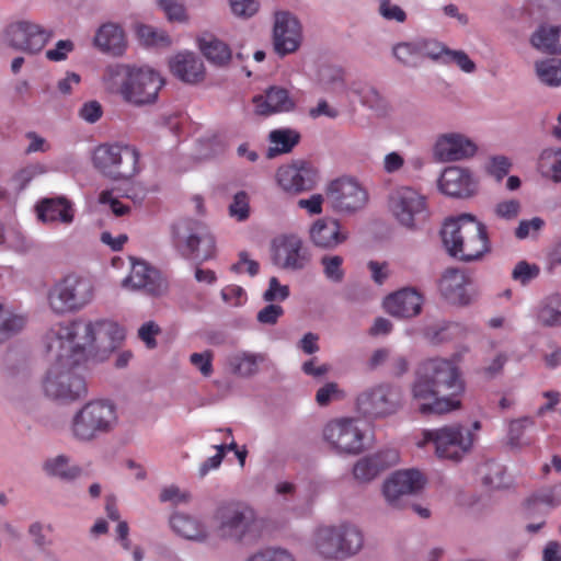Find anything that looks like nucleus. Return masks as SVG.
Segmentation results:
<instances>
[{"instance_id":"obj_18","label":"nucleus","mask_w":561,"mask_h":561,"mask_svg":"<svg viewBox=\"0 0 561 561\" xmlns=\"http://www.w3.org/2000/svg\"><path fill=\"white\" fill-rule=\"evenodd\" d=\"M50 36V31L27 21L12 23L5 30V41L8 45L15 50L27 54L39 53Z\"/></svg>"},{"instance_id":"obj_5","label":"nucleus","mask_w":561,"mask_h":561,"mask_svg":"<svg viewBox=\"0 0 561 561\" xmlns=\"http://www.w3.org/2000/svg\"><path fill=\"white\" fill-rule=\"evenodd\" d=\"M55 354V363L49 367L43 381L45 394L51 399L72 402L87 396L88 388L84 378L78 373L82 360L65 348L47 347Z\"/></svg>"},{"instance_id":"obj_45","label":"nucleus","mask_w":561,"mask_h":561,"mask_svg":"<svg viewBox=\"0 0 561 561\" xmlns=\"http://www.w3.org/2000/svg\"><path fill=\"white\" fill-rule=\"evenodd\" d=\"M539 80L550 87L561 85V59L540 60L535 64Z\"/></svg>"},{"instance_id":"obj_39","label":"nucleus","mask_w":561,"mask_h":561,"mask_svg":"<svg viewBox=\"0 0 561 561\" xmlns=\"http://www.w3.org/2000/svg\"><path fill=\"white\" fill-rule=\"evenodd\" d=\"M350 90L353 94L358 96L364 106H367L378 115H383L387 112V103L375 87L354 82Z\"/></svg>"},{"instance_id":"obj_2","label":"nucleus","mask_w":561,"mask_h":561,"mask_svg":"<svg viewBox=\"0 0 561 561\" xmlns=\"http://www.w3.org/2000/svg\"><path fill=\"white\" fill-rule=\"evenodd\" d=\"M124 336L123 330L113 321L100 320L94 323L75 320L53 325L46 333V346L65 348L84 360L88 355L113 351Z\"/></svg>"},{"instance_id":"obj_55","label":"nucleus","mask_w":561,"mask_h":561,"mask_svg":"<svg viewBox=\"0 0 561 561\" xmlns=\"http://www.w3.org/2000/svg\"><path fill=\"white\" fill-rule=\"evenodd\" d=\"M72 203L66 196L45 197L37 202L34 210H71Z\"/></svg>"},{"instance_id":"obj_28","label":"nucleus","mask_w":561,"mask_h":561,"mask_svg":"<svg viewBox=\"0 0 561 561\" xmlns=\"http://www.w3.org/2000/svg\"><path fill=\"white\" fill-rule=\"evenodd\" d=\"M93 44L104 54L122 56L126 49L125 33L116 23H104L98 28Z\"/></svg>"},{"instance_id":"obj_12","label":"nucleus","mask_w":561,"mask_h":561,"mask_svg":"<svg viewBox=\"0 0 561 561\" xmlns=\"http://www.w3.org/2000/svg\"><path fill=\"white\" fill-rule=\"evenodd\" d=\"M215 522L220 537L241 540L255 522V513L243 502H226L217 507Z\"/></svg>"},{"instance_id":"obj_6","label":"nucleus","mask_w":561,"mask_h":561,"mask_svg":"<svg viewBox=\"0 0 561 561\" xmlns=\"http://www.w3.org/2000/svg\"><path fill=\"white\" fill-rule=\"evenodd\" d=\"M171 234L173 245L185 259L204 262L215 255V237L202 220L182 219L172 225Z\"/></svg>"},{"instance_id":"obj_42","label":"nucleus","mask_w":561,"mask_h":561,"mask_svg":"<svg viewBox=\"0 0 561 561\" xmlns=\"http://www.w3.org/2000/svg\"><path fill=\"white\" fill-rule=\"evenodd\" d=\"M44 469L49 476L58 477L66 481L75 480L82 473L79 467L69 466L68 458L61 455L47 460L44 465Z\"/></svg>"},{"instance_id":"obj_11","label":"nucleus","mask_w":561,"mask_h":561,"mask_svg":"<svg viewBox=\"0 0 561 561\" xmlns=\"http://www.w3.org/2000/svg\"><path fill=\"white\" fill-rule=\"evenodd\" d=\"M272 263L285 271L299 272L308 268L312 253L301 236L296 232H283L271 240Z\"/></svg>"},{"instance_id":"obj_59","label":"nucleus","mask_w":561,"mask_h":561,"mask_svg":"<svg viewBox=\"0 0 561 561\" xmlns=\"http://www.w3.org/2000/svg\"><path fill=\"white\" fill-rule=\"evenodd\" d=\"M289 296V287L280 285L277 277L273 276L270 278L268 288L263 294V298L267 302L283 301Z\"/></svg>"},{"instance_id":"obj_56","label":"nucleus","mask_w":561,"mask_h":561,"mask_svg":"<svg viewBox=\"0 0 561 561\" xmlns=\"http://www.w3.org/2000/svg\"><path fill=\"white\" fill-rule=\"evenodd\" d=\"M214 353L209 350L203 353H193L190 356L191 364L197 368L204 377H209L213 369Z\"/></svg>"},{"instance_id":"obj_14","label":"nucleus","mask_w":561,"mask_h":561,"mask_svg":"<svg viewBox=\"0 0 561 561\" xmlns=\"http://www.w3.org/2000/svg\"><path fill=\"white\" fill-rule=\"evenodd\" d=\"M355 419L342 417L329 422L323 437L340 454L357 455L364 449V432Z\"/></svg>"},{"instance_id":"obj_47","label":"nucleus","mask_w":561,"mask_h":561,"mask_svg":"<svg viewBox=\"0 0 561 561\" xmlns=\"http://www.w3.org/2000/svg\"><path fill=\"white\" fill-rule=\"evenodd\" d=\"M48 172V168L39 162L30 163L16 171L11 181L15 190H24L34 179Z\"/></svg>"},{"instance_id":"obj_20","label":"nucleus","mask_w":561,"mask_h":561,"mask_svg":"<svg viewBox=\"0 0 561 561\" xmlns=\"http://www.w3.org/2000/svg\"><path fill=\"white\" fill-rule=\"evenodd\" d=\"M478 151L477 144L461 133H445L437 136L433 146V157L442 163L468 160Z\"/></svg>"},{"instance_id":"obj_31","label":"nucleus","mask_w":561,"mask_h":561,"mask_svg":"<svg viewBox=\"0 0 561 561\" xmlns=\"http://www.w3.org/2000/svg\"><path fill=\"white\" fill-rule=\"evenodd\" d=\"M536 322L543 328L561 327V295L543 297L535 309Z\"/></svg>"},{"instance_id":"obj_33","label":"nucleus","mask_w":561,"mask_h":561,"mask_svg":"<svg viewBox=\"0 0 561 561\" xmlns=\"http://www.w3.org/2000/svg\"><path fill=\"white\" fill-rule=\"evenodd\" d=\"M533 46L548 54H561V26L541 25L531 35Z\"/></svg>"},{"instance_id":"obj_41","label":"nucleus","mask_w":561,"mask_h":561,"mask_svg":"<svg viewBox=\"0 0 561 561\" xmlns=\"http://www.w3.org/2000/svg\"><path fill=\"white\" fill-rule=\"evenodd\" d=\"M392 56L404 67H417L422 60L417 38L393 45Z\"/></svg>"},{"instance_id":"obj_48","label":"nucleus","mask_w":561,"mask_h":561,"mask_svg":"<svg viewBox=\"0 0 561 561\" xmlns=\"http://www.w3.org/2000/svg\"><path fill=\"white\" fill-rule=\"evenodd\" d=\"M478 473L481 476L484 485L499 489L503 485V467L491 460L481 465L478 469Z\"/></svg>"},{"instance_id":"obj_37","label":"nucleus","mask_w":561,"mask_h":561,"mask_svg":"<svg viewBox=\"0 0 561 561\" xmlns=\"http://www.w3.org/2000/svg\"><path fill=\"white\" fill-rule=\"evenodd\" d=\"M539 173L554 183H561V148L541 150L537 160Z\"/></svg>"},{"instance_id":"obj_38","label":"nucleus","mask_w":561,"mask_h":561,"mask_svg":"<svg viewBox=\"0 0 561 561\" xmlns=\"http://www.w3.org/2000/svg\"><path fill=\"white\" fill-rule=\"evenodd\" d=\"M318 83L324 91L344 92L346 89L345 70L336 65H323L318 71Z\"/></svg>"},{"instance_id":"obj_10","label":"nucleus","mask_w":561,"mask_h":561,"mask_svg":"<svg viewBox=\"0 0 561 561\" xmlns=\"http://www.w3.org/2000/svg\"><path fill=\"white\" fill-rule=\"evenodd\" d=\"M363 546L362 533L352 525L320 527L316 535L318 552L327 559H344Z\"/></svg>"},{"instance_id":"obj_15","label":"nucleus","mask_w":561,"mask_h":561,"mask_svg":"<svg viewBox=\"0 0 561 561\" xmlns=\"http://www.w3.org/2000/svg\"><path fill=\"white\" fill-rule=\"evenodd\" d=\"M325 199L335 210H360L368 205L367 191L353 178L341 176L325 187Z\"/></svg>"},{"instance_id":"obj_43","label":"nucleus","mask_w":561,"mask_h":561,"mask_svg":"<svg viewBox=\"0 0 561 561\" xmlns=\"http://www.w3.org/2000/svg\"><path fill=\"white\" fill-rule=\"evenodd\" d=\"M261 360H263L262 356L243 352L231 356L229 364L233 374L249 377L257 373Z\"/></svg>"},{"instance_id":"obj_24","label":"nucleus","mask_w":561,"mask_h":561,"mask_svg":"<svg viewBox=\"0 0 561 561\" xmlns=\"http://www.w3.org/2000/svg\"><path fill=\"white\" fill-rule=\"evenodd\" d=\"M469 284L470 278L463 271L447 268L439 280V290L448 302L466 306L471 300L467 289Z\"/></svg>"},{"instance_id":"obj_40","label":"nucleus","mask_w":561,"mask_h":561,"mask_svg":"<svg viewBox=\"0 0 561 561\" xmlns=\"http://www.w3.org/2000/svg\"><path fill=\"white\" fill-rule=\"evenodd\" d=\"M561 505V483L541 489L529 496L525 502V510L528 516L537 506H545L549 510Z\"/></svg>"},{"instance_id":"obj_63","label":"nucleus","mask_w":561,"mask_h":561,"mask_svg":"<svg viewBox=\"0 0 561 561\" xmlns=\"http://www.w3.org/2000/svg\"><path fill=\"white\" fill-rule=\"evenodd\" d=\"M231 271L238 274L247 272L250 276H255L259 274L260 264L251 260L247 251H241L239 253V260L231 266Z\"/></svg>"},{"instance_id":"obj_34","label":"nucleus","mask_w":561,"mask_h":561,"mask_svg":"<svg viewBox=\"0 0 561 561\" xmlns=\"http://www.w3.org/2000/svg\"><path fill=\"white\" fill-rule=\"evenodd\" d=\"M270 148L266 156L273 159L279 154L290 152L300 141V134L291 128L274 129L268 135Z\"/></svg>"},{"instance_id":"obj_22","label":"nucleus","mask_w":561,"mask_h":561,"mask_svg":"<svg viewBox=\"0 0 561 561\" xmlns=\"http://www.w3.org/2000/svg\"><path fill=\"white\" fill-rule=\"evenodd\" d=\"M438 188L447 196L465 199L478 193L479 182L470 169L453 165L442 172Z\"/></svg>"},{"instance_id":"obj_32","label":"nucleus","mask_w":561,"mask_h":561,"mask_svg":"<svg viewBox=\"0 0 561 561\" xmlns=\"http://www.w3.org/2000/svg\"><path fill=\"white\" fill-rule=\"evenodd\" d=\"M389 205L393 210H423L427 207L426 197L408 186L394 190L389 196Z\"/></svg>"},{"instance_id":"obj_61","label":"nucleus","mask_w":561,"mask_h":561,"mask_svg":"<svg viewBox=\"0 0 561 561\" xmlns=\"http://www.w3.org/2000/svg\"><path fill=\"white\" fill-rule=\"evenodd\" d=\"M539 274V268L536 265H530L526 261H520L513 270L512 277L523 285L528 284L531 279L536 278Z\"/></svg>"},{"instance_id":"obj_21","label":"nucleus","mask_w":561,"mask_h":561,"mask_svg":"<svg viewBox=\"0 0 561 561\" xmlns=\"http://www.w3.org/2000/svg\"><path fill=\"white\" fill-rule=\"evenodd\" d=\"M425 481L416 469L397 471L383 483V495L391 506L403 507L404 496L422 490Z\"/></svg>"},{"instance_id":"obj_36","label":"nucleus","mask_w":561,"mask_h":561,"mask_svg":"<svg viewBox=\"0 0 561 561\" xmlns=\"http://www.w3.org/2000/svg\"><path fill=\"white\" fill-rule=\"evenodd\" d=\"M170 526L175 534L188 540H203L206 538L205 527L195 518L175 513L170 518Z\"/></svg>"},{"instance_id":"obj_57","label":"nucleus","mask_w":561,"mask_h":561,"mask_svg":"<svg viewBox=\"0 0 561 561\" xmlns=\"http://www.w3.org/2000/svg\"><path fill=\"white\" fill-rule=\"evenodd\" d=\"M231 12L241 19H249L259 11L256 0H229Z\"/></svg>"},{"instance_id":"obj_16","label":"nucleus","mask_w":561,"mask_h":561,"mask_svg":"<svg viewBox=\"0 0 561 561\" xmlns=\"http://www.w3.org/2000/svg\"><path fill=\"white\" fill-rule=\"evenodd\" d=\"M400 400L399 389L385 383L360 393L356 405L357 411L366 417H385L398 410Z\"/></svg>"},{"instance_id":"obj_51","label":"nucleus","mask_w":561,"mask_h":561,"mask_svg":"<svg viewBox=\"0 0 561 561\" xmlns=\"http://www.w3.org/2000/svg\"><path fill=\"white\" fill-rule=\"evenodd\" d=\"M378 13L386 21H396L404 23L407 21L405 11L391 0H378Z\"/></svg>"},{"instance_id":"obj_52","label":"nucleus","mask_w":561,"mask_h":561,"mask_svg":"<svg viewBox=\"0 0 561 561\" xmlns=\"http://www.w3.org/2000/svg\"><path fill=\"white\" fill-rule=\"evenodd\" d=\"M512 168L511 160L505 156H493L489 159L486 171L490 175L501 181L506 176Z\"/></svg>"},{"instance_id":"obj_50","label":"nucleus","mask_w":561,"mask_h":561,"mask_svg":"<svg viewBox=\"0 0 561 561\" xmlns=\"http://www.w3.org/2000/svg\"><path fill=\"white\" fill-rule=\"evenodd\" d=\"M323 273L325 277L334 283H340L344 278V271L342 268L343 257L340 255H324L321 259Z\"/></svg>"},{"instance_id":"obj_1","label":"nucleus","mask_w":561,"mask_h":561,"mask_svg":"<svg viewBox=\"0 0 561 561\" xmlns=\"http://www.w3.org/2000/svg\"><path fill=\"white\" fill-rule=\"evenodd\" d=\"M411 392L421 414H445L461 407L465 383L455 362L427 358L415 369Z\"/></svg>"},{"instance_id":"obj_49","label":"nucleus","mask_w":561,"mask_h":561,"mask_svg":"<svg viewBox=\"0 0 561 561\" xmlns=\"http://www.w3.org/2000/svg\"><path fill=\"white\" fill-rule=\"evenodd\" d=\"M417 42L422 59L431 58L433 60H442V62H444L448 47L435 39L417 38Z\"/></svg>"},{"instance_id":"obj_8","label":"nucleus","mask_w":561,"mask_h":561,"mask_svg":"<svg viewBox=\"0 0 561 561\" xmlns=\"http://www.w3.org/2000/svg\"><path fill=\"white\" fill-rule=\"evenodd\" d=\"M94 296L91 279L68 274L54 284L48 293L50 309L57 314L77 312L89 305Z\"/></svg>"},{"instance_id":"obj_26","label":"nucleus","mask_w":561,"mask_h":561,"mask_svg":"<svg viewBox=\"0 0 561 561\" xmlns=\"http://www.w3.org/2000/svg\"><path fill=\"white\" fill-rule=\"evenodd\" d=\"M255 114L268 116L274 113L290 112L295 108V100L289 95L287 89L273 85L265 91V95L253 98Z\"/></svg>"},{"instance_id":"obj_17","label":"nucleus","mask_w":561,"mask_h":561,"mask_svg":"<svg viewBox=\"0 0 561 561\" xmlns=\"http://www.w3.org/2000/svg\"><path fill=\"white\" fill-rule=\"evenodd\" d=\"M279 186L290 193H301L313 190L320 181L318 168L307 160H295L282 165L276 172Z\"/></svg>"},{"instance_id":"obj_19","label":"nucleus","mask_w":561,"mask_h":561,"mask_svg":"<svg viewBox=\"0 0 561 561\" xmlns=\"http://www.w3.org/2000/svg\"><path fill=\"white\" fill-rule=\"evenodd\" d=\"M302 42V27L299 20L288 11L274 14L273 47L275 53L284 57L293 54Z\"/></svg>"},{"instance_id":"obj_9","label":"nucleus","mask_w":561,"mask_h":561,"mask_svg":"<svg viewBox=\"0 0 561 561\" xmlns=\"http://www.w3.org/2000/svg\"><path fill=\"white\" fill-rule=\"evenodd\" d=\"M139 152L127 145H101L93 153V165L114 181L129 180L138 173Z\"/></svg>"},{"instance_id":"obj_30","label":"nucleus","mask_w":561,"mask_h":561,"mask_svg":"<svg viewBox=\"0 0 561 561\" xmlns=\"http://www.w3.org/2000/svg\"><path fill=\"white\" fill-rule=\"evenodd\" d=\"M171 72L181 81L197 83L204 79L203 61L193 53H180L170 60Z\"/></svg>"},{"instance_id":"obj_27","label":"nucleus","mask_w":561,"mask_h":561,"mask_svg":"<svg viewBox=\"0 0 561 561\" xmlns=\"http://www.w3.org/2000/svg\"><path fill=\"white\" fill-rule=\"evenodd\" d=\"M398 454L394 450L379 451L359 459L353 469L354 478L359 482H369L381 471L394 465Z\"/></svg>"},{"instance_id":"obj_46","label":"nucleus","mask_w":561,"mask_h":561,"mask_svg":"<svg viewBox=\"0 0 561 561\" xmlns=\"http://www.w3.org/2000/svg\"><path fill=\"white\" fill-rule=\"evenodd\" d=\"M139 41L151 47H169L172 44L171 37L163 30L151 25L141 24L137 27Z\"/></svg>"},{"instance_id":"obj_4","label":"nucleus","mask_w":561,"mask_h":561,"mask_svg":"<svg viewBox=\"0 0 561 561\" xmlns=\"http://www.w3.org/2000/svg\"><path fill=\"white\" fill-rule=\"evenodd\" d=\"M104 80L112 92L135 106L152 104L164 81L153 69L115 65L106 68Z\"/></svg>"},{"instance_id":"obj_13","label":"nucleus","mask_w":561,"mask_h":561,"mask_svg":"<svg viewBox=\"0 0 561 561\" xmlns=\"http://www.w3.org/2000/svg\"><path fill=\"white\" fill-rule=\"evenodd\" d=\"M423 440L419 443L423 447L427 443L435 445L438 458L458 461L472 446V437L468 433L463 436L460 425L444 426L437 430H425L422 433Z\"/></svg>"},{"instance_id":"obj_62","label":"nucleus","mask_w":561,"mask_h":561,"mask_svg":"<svg viewBox=\"0 0 561 561\" xmlns=\"http://www.w3.org/2000/svg\"><path fill=\"white\" fill-rule=\"evenodd\" d=\"M248 561H295L293 556L284 549L268 548L253 554Z\"/></svg>"},{"instance_id":"obj_64","label":"nucleus","mask_w":561,"mask_h":561,"mask_svg":"<svg viewBox=\"0 0 561 561\" xmlns=\"http://www.w3.org/2000/svg\"><path fill=\"white\" fill-rule=\"evenodd\" d=\"M284 314V309L279 305L270 304L257 312L256 319L262 324H276Z\"/></svg>"},{"instance_id":"obj_35","label":"nucleus","mask_w":561,"mask_h":561,"mask_svg":"<svg viewBox=\"0 0 561 561\" xmlns=\"http://www.w3.org/2000/svg\"><path fill=\"white\" fill-rule=\"evenodd\" d=\"M199 48L208 61L216 66H225L231 59V50L222 41L211 34H205L199 39Z\"/></svg>"},{"instance_id":"obj_7","label":"nucleus","mask_w":561,"mask_h":561,"mask_svg":"<svg viewBox=\"0 0 561 561\" xmlns=\"http://www.w3.org/2000/svg\"><path fill=\"white\" fill-rule=\"evenodd\" d=\"M118 421L115 404L99 399L87 402L72 417L71 433L81 442H91L111 433Z\"/></svg>"},{"instance_id":"obj_53","label":"nucleus","mask_w":561,"mask_h":561,"mask_svg":"<svg viewBox=\"0 0 561 561\" xmlns=\"http://www.w3.org/2000/svg\"><path fill=\"white\" fill-rule=\"evenodd\" d=\"M527 422H529L528 419L511 422L508 430V444L511 447L520 448L530 444V439H524L525 423Z\"/></svg>"},{"instance_id":"obj_54","label":"nucleus","mask_w":561,"mask_h":561,"mask_svg":"<svg viewBox=\"0 0 561 561\" xmlns=\"http://www.w3.org/2000/svg\"><path fill=\"white\" fill-rule=\"evenodd\" d=\"M443 64H456L466 73H472L476 70V64L463 50H453L448 48Z\"/></svg>"},{"instance_id":"obj_23","label":"nucleus","mask_w":561,"mask_h":561,"mask_svg":"<svg viewBox=\"0 0 561 561\" xmlns=\"http://www.w3.org/2000/svg\"><path fill=\"white\" fill-rule=\"evenodd\" d=\"M131 268L122 280V287L127 290H141L148 295L158 296L163 290L160 273L142 260L129 257Z\"/></svg>"},{"instance_id":"obj_29","label":"nucleus","mask_w":561,"mask_h":561,"mask_svg":"<svg viewBox=\"0 0 561 561\" xmlns=\"http://www.w3.org/2000/svg\"><path fill=\"white\" fill-rule=\"evenodd\" d=\"M309 234L313 244L323 249H334L347 238L341 231L339 221L331 218L318 219L311 226Z\"/></svg>"},{"instance_id":"obj_44","label":"nucleus","mask_w":561,"mask_h":561,"mask_svg":"<svg viewBox=\"0 0 561 561\" xmlns=\"http://www.w3.org/2000/svg\"><path fill=\"white\" fill-rule=\"evenodd\" d=\"M24 325L25 319L5 309L0 298V344L20 332Z\"/></svg>"},{"instance_id":"obj_58","label":"nucleus","mask_w":561,"mask_h":561,"mask_svg":"<svg viewBox=\"0 0 561 561\" xmlns=\"http://www.w3.org/2000/svg\"><path fill=\"white\" fill-rule=\"evenodd\" d=\"M37 221L51 228L68 226L73 221V213H36Z\"/></svg>"},{"instance_id":"obj_25","label":"nucleus","mask_w":561,"mask_h":561,"mask_svg":"<svg viewBox=\"0 0 561 561\" xmlns=\"http://www.w3.org/2000/svg\"><path fill=\"white\" fill-rule=\"evenodd\" d=\"M423 298L412 288H403L389 295L383 307L386 311L397 318H412L421 312Z\"/></svg>"},{"instance_id":"obj_60","label":"nucleus","mask_w":561,"mask_h":561,"mask_svg":"<svg viewBox=\"0 0 561 561\" xmlns=\"http://www.w3.org/2000/svg\"><path fill=\"white\" fill-rule=\"evenodd\" d=\"M159 5L170 21L184 22L186 10L178 0H159Z\"/></svg>"},{"instance_id":"obj_3","label":"nucleus","mask_w":561,"mask_h":561,"mask_svg":"<svg viewBox=\"0 0 561 561\" xmlns=\"http://www.w3.org/2000/svg\"><path fill=\"white\" fill-rule=\"evenodd\" d=\"M440 237L447 253L462 262L481 260L491 251L485 225L469 213L447 218L440 229Z\"/></svg>"}]
</instances>
